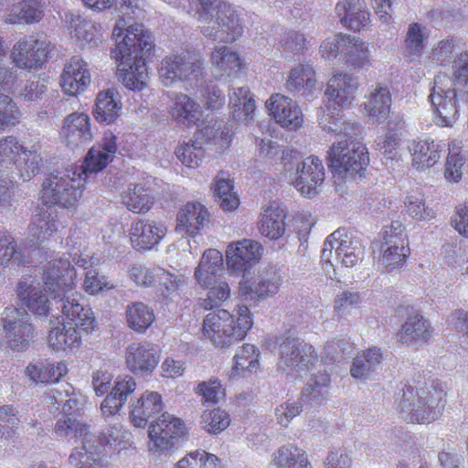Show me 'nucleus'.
<instances>
[{
    "instance_id": "nucleus-1",
    "label": "nucleus",
    "mask_w": 468,
    "mask_h": 468,
    "mask_svg": "<svg viewBox=\"0 0 468 468\" xmlns=\"http://www.w3.org/2000/svg\"><path fill=\"white\" fill-rule=\"evenodd\" d=\"M115 47L111 51L117 62L119 80L129 90H143L148 79L144 57L153 47L151 34L142 24H130L122 17L112 30Z\"/></svg>"
},
{
    "instance_id": "nucleus-2",
    "label": "nucleus",
    "mask_w": 468,
    "mask_h": 468,
    "mask_svg": "<svg viewBox=\"0 0 468 468\" xmlns=\"http://www.w3.org/2000/svg\"><path fill=\"white\" fill-rule=\"evenodd\" d=\"M335 107L320 108L317 118L323 130L337 136L330 147L329 162L335 176L346 179L365 170L369 157L366 146L357 140L362 126L335 117Z\"/></svg>"
},
{
    "instance_id": "nucleus-3",
    "label": "nucleus",
    "mask_w": 468,
    "mask_h": 468,
    "mask_svg": "<svg viewBox=\"0 0 468 468\" xmlns=\"http://www.w3.org/2000/svg\"><path fill=\"white\" fill-rule=\"evenodd\" d=\"M76 271L69 261L57 260L45 272L44 284L60 309L68 323L76 329L90 334L96 327V319L90 307L80 303L82 296L75 291Z\"/></svg>"
},
{
    "instance_id": "nucleus-4",
    "label": "nucleus",
    "mask_w": 468,
    "mask_h": 468,
    "mask_svg": "<svg viewBox=\"0 0 468 468\" xmlns=\"http://www.w3.org/2000/svg\"><path fill=\"white\" fill-rule=\"evenodd\" d=\"M253 325L250 310L239 305L233 314L225 309L209 312L203 320L202 335L218 348H229L243 340Z\"/></svg>"
},
{
    "instance_id": "nucleus-5",
    "label": "nucleus",
    "mask_w": 468,
    "mask_h": 468,
    "mask_svg": "<svg viewBox=\"0 0 468 468\" xmlns=\"http://www.w3.org/2000/svg\"><path fill=\"white\" fill-rule=\"evenodd\" d=\"M197 19L205 23L202 34L220 42H231L243 33L238 10L225 0H198Z\"/></svg>"
},
{
    "instance_id": "nucleus-6",
    "label": "nucleus",
    "mask_w": 468,
    "mask_h": 468,
    "mask_svg": "<svg viewBox=\"0 0 468 468\" xmlns=\"http://www.w3.org/2000/svg\"><path fill=\"white\" fill-rule=\"evenodd\" d=\"M58 437L81 439L82 446L75 448L69 457V463L77 468H107L100 442L90 432V426L75 416L58 420L55 426Z\"/></svg>"
},
{
    "instance_id": "nucleus-7",
    "label": "nucleus",
    "mask_w": 468,
    "mask_h": 468,
    "mask_svg": "<svg viewBox=\"0 0 468 468\" xmlns=\"http://www.w3.org/2000/svg\"><path fill=\"white\" fill-rule=\"evenodd\" d=\"M444 394L431 388L406 386L397 400L400 417L408 422L430 423L442 413Z\"/></svg>"
},
{
    "instance_id": "nucleus-8",
    "label": "nucleus",
    "mask_w": 468,
    "mask_h": 468,
    "mask_svg": "<svg viewBox=\"0 0 468 468\" xmlns=\"http://www.w3.org/2000/svg\"><path fill=\"white\" fill-rule=\"evenodd\" d=\"M81 172L80 168H73L71 165L48 174L44 178L38 194L41 202L46 206L75 207L82 196L85 184Z\"/></svg>"
},
{
    "instance_id": "nucleus-9",
    "label": "nucleus",
    "mask_w": 468,
    "mask_h": 468,
    "mask_svg": "<svg viewBox=\"0 0 468 468\" xmlns=\"http://www.w3.org/2000/svg\"><path fill=\"white\" fill-rule=\"evenodd\" d=\"M42 163L37 145L26 146L12 135L0 140V176L28 181L39 173Z\"/></svg>"
},
{
    "instance_id": "nucleus-10",
    "label": "nucleus",
    "mask_w": 468,
    "mask_h": 468,
    "mask_svg": "<svg viewBox=\"0 0 468 468\" xmlns=\"http://www.w3.org/2000/svg\"><path fill=\"white\" fill-rule=\"evenodd\" d=\"M361 255L358 242L353 240L345 229H337L324 242L321 259L325 264L324 271L329 272V269L332 268L335 272V268L338 265L353 267L361 259Z\"/></svg>"
},
{
    "instance_id": "nucleus-11",
    "label": "nucleus",
    "mask_w": 468,
    "mask_h": 468,
    "mask_svg": "<svg viewBox=\"0 0 468 468\" xmlns=\"http://www.w3.org/2000/svg\"><path fill=\"white\" fill-rule=\"evenodd\" d=\"M317 359L314 347L299 338L287 337L280 344L278 368L288 375L308 371Z\"/></svg>"
},
{
    "instance_id": "nucleus-12",
    "label": "nucleus",
    "mask_w": 468,
    "mask_h": 468,
    "mask_svg": "<svg viewBox=\"0 0 468 468\" xmlns=\"http://www.w3.org/2000/svg\"><path fill=\"white\" fill-rule=\"evenodd\" d=\"M185 422L168 412H164L150 422L148 450L154 454L168 452L175 446V440L185 435Z\"/></svg>"
},
{
    "instance_id": "nucleus-13",
    "label": "nucleus",
    "mask_w": 468,
    "mask_h": 468,
    "mask_svg": "<svg viewBox=\"0 0 468 468\" xmlns=\"http://www.w3.org/2000/svg\"><path fill=\"white\" fill-rule=\"evenodd\" d=\"M409 250L404 226L399 221L386 226L383 229L379 258L383 269L389 272L401 268L408 257Z\"/></svg>"
},
{
    "instance_id": "nucleus-14",
    "label": "nucleus",
    "mask_w": 468,
    "mask_h": 468,
    "mask_svg": "<svg viewBox=\"0 0 468 468\" xmlns=\"http://www.w3.org/2000/svg\"><path fill=\"white\" fill-rule=\"evenodd\" d=\"M202 65L197 56L187 52L169 55L161 62L159 78L165 86L170 87L178 81L197 79L201 73Z\"/></svg>"
},
{
    "instance_id": "nucleus-15",
    "label": "nucleus",
    "mask_w": 468,
    "mask_h": 468,
    "mask_svg": "<svg viewBox=\"0 0 468 468\" xmlns=\"http://www.w3.org/2000/svg\"><path fill=\"white\" fill-rule=\"evenodd\" d=\"M263 251L261 243L250 239L229 243L225 250L228 271L241 277L248 275L249 271L261 261Z\"/></svg>"
},
{
    "instance_id": "nucleus-16",
    "label": "nucleus",
    "mask_w": 468,
    "mask_h": 468,
    "mask_svg": "<svg viewBox=\"0 0 468 468\" xmlns=\"http://www.w3.org/2000/svg\"><path fill=\"white\" fill-rule=\"evenodd\" d=\"M2 325L6 341L12 349L25 350L34 337V328L27 313L8 306L2 313Z\"/></svg>"
},
{
    "instance_id": "nucleus-17",
    "label": "nucleus",
    "mask_w": 468,
    "mask_h": 468,
    "mask_svg": "<svg viewBox=\"0 0 468 468\" xmlns=\"http://www.w3.org/2000/svg\"><path fill=\"white\" fill-rule=\"evenodd\" d=\"M49 44L34 36L19 38L13 46L10 58L18 69L31 71L45 64L49 52Z\"/></svg>"
},
{
    "instance_id": "nucleus-18",
    "label": "nucleus",
    "mask_w": 468,
    "mask_h": 468,
    "mask_svg": "<svg viewBox=\"0 0 468 468\" xmlns=\"http://www.w3.org/2000/svg\"><path fill=\"white\" fill-rule=\"evenodd\" d=\"M281 284L282 279L274 271H260L255 278L248 274L239 283V294L245 300L262 301L275 295Z\"/></svg>"
},
{
    "instance_id": "nucleus-19",
    "label": "nucleus",
    "mask_w": 468,
    "mask_h": 468,
    "mask_svg": "<svg viewBox=\"0 0 468 468\" xmlns=\"http://www.w3.org/2000/svg\"><path fill=\"white\" fill-rule=\"evenodd\" d=\"M269 115L274 121L290 131L299 129L303 122V114L299 104L292 98L281 93L272 94L266 101Z\"/></svg>"
},
{
    "instance_id": "nucleus-20",
    "label": "nucleus",
    "mask_w": 468,
    "mask_h": 468,
    "mask_svg": "<svg viewBox=\"0 0 468 468\" xmlns=\"http://www.w3.org/2000/svg\"><path fill=\"white\" fill-rule=\"evenodd\" d=\"M324 179V168L322 161L315 156H308L298 164L296 171L291 176L292 184L303 196L313 197L318 193Z\"/></svg>"
},
{
    "instance_id": "nucleus-21",
    "label": "nucleus",
    "mask_w": 468,
    "mask_h": 468,
    "mask_svg": "<svg viewBox=\"0 0 468 468\" xmlns=\"http://www.w3.org/2000/svg\"><path fill=\"white\" fill-rule=\"evenodd\" d=\"M160 360V354L150 342H134L125 350V366L133 375H151Z\"/></svg>"
},
{
    "instance_id": "nucleus-22",
    "label": "nucleus",
    "mask_w": 468,
    "mask_h": 468,
    "mask_svg": "<svg viewBox=\"0 0 468 468\" xmlns=\"http://www.w3.org/2000/svg\"><path fill=\"white\" fill-rule=\"evenodd\" d=\"M167 228L162 221L138 219L132 223L129 237L132 246L136 250H151L166 235Z\"/></svg>"
},
{
    "instance_id": "nucleus-23",
    "label": "nucleus",
    "mask_w": 468,
    "mask_h": 468,
    "mask_svg": "<svg viewBox=\"0 0 468 468\" xmlns=\"http://www.w3.org/2000/svg\"><path fill=\"white\" fill-rule=\"evenodd\" d=\"M90 81L91 74L85 60L73 57L65 64L60 75V86L65 93L77 96L88 89Z\"/></svg>"
},
{
    "instance_id": "nucleus-24",
    "label": "nucleus",
    "mask_w": 468,
    "mask_h": 468,
    "mask_svg": "<svg viewBox=\"0 0 468 468\" xmlns=\"http://www.w3.org/2000/svg\"><path fill=\"white\" fill-rule=\"evenodd\" d=\"M169 116L177 124L185 127L199 126L202 120V107L193 98L183 92L170 96Z\"/></svg>"
},
{
    "instance_id": "nucleus-25",
    "label": "nucleus",
    "mask_w": 468,
    "mask_h": 468,
    "mask_svg": "<svg viewBox=\"0 0 468 468\" xmlns=\"http://www.w3.org/2000/svg\"><path fill=\"white\" fill-rule=\"evenodd\" d=\"M117 151L116 137L112 132H105L103 141L92 146L82 165H72L73 168H80L82 170L81 176L87 177L89 174L98 173L105 168L112 160Z\"/></svg>"
},
{
    "instance_id": "nucleus-26",
    "label": "nucleus",
    "mask_w": 468,
    "mask_h": 468,
    "mask_svg": "<svg viewBox=\"0 0 468 468\" xmlns=\"http://www.w3.org/2000/svg\"><path fill=\"white\" fill-rule=\"evenodd\" d=\"M210 214L201 202L191 201L181 207L176 214V229L195 237L208 225Z\"/></svg>"
},
{
    "instance_id": "nucleus-27",
    "label": "nucleus",
    "mask_w": 468,
    "mask_h": 468,
    "mask_svg": "<svg viewBox=\"0 0 468 468\" xmlns=\"http://www.w3.org/2000/svg\"><path fill=\"white\" fill-rule=\"evenodd\" d=\"M63 142L71 148L82 146L92 140L90 117L85 112H73L63 121L60 130Z\"/></svg>"
},
{
    "instance_id": "nucleus-28",
    "label": "nucleus",
    "mask_w": 468,
    "mask_h": 468,
    "mask_svg": "<svg viewBox=\"0 0 468 468\" xmlns=\"http://www.w3.org/2000/svg\"><path fill=\"white\" fill-rule=\"evenodd\" d=\"M165 408L162 395L154 390H145L130 404V419L136 428H144L149 419L159 414Z\"/></svg>"
},
{
    "instance_id": "nucleus-29",
    "label": "nucleus",
    "mask_w": 468,
    "mask_h": 468,
    "mask_svg": "<svg viewBox=\"0 0 468 468\" xmlns=\"http://www.w3.org/2000/svg\"><path fill=\"white\" fill-rule=\"evenodd\" d=\"M44 291L49 292L46 285L43 289L39 282L29 279L20 281L16 288L17 297L22 305L38 316H46L50 310L49 301Z\"/></svg>"
},
{
    "instance_id": "nucleus-30",
    "label": "nucleus",
    "mask_w": 468,
    "mask_h": 468,
    "mask_svg": "<svg viewBox=\"0 0 468 468\" xmlns=\"http://www.w3.org/2000/svg\"><path fill=\"white\" fill-rule=\"evenodd\" d=\"M335 14L341 24L353 31H360L370 23V13L365 0H338Z\"/></svg>"
},
{
    "instance_id": "nucleus-31",
    "label": "nucleus",
    "mask_w": 468,
    "mask_h": 468,
    "mask_svg": "<svg viewBox=\"0 0 468 468\" xmlns=\"http://www.w3.org/2000/svg\"><path fill=\"white\" fill-rule=\"evenodd\" d=\"M358 88L357 79L346 73L335 74L328 81L325 95L340 108L351 105Z\"/></svg>"
},
{
    "instance_id": "nucleus-32",
    "label": "nucleus",
    "mask_w": 468,
    "mask_h": 468,
    "mask_svg": "<svg viewBox=\"0 0 468 468\" xmlns=\"http://www.w3.org/2000/svg\"><path fill=\"white\" fill-rule=\"evenodd\" d=\"M197 135L203 142L205 148L222 154L229 147L234 131L231 124L211 121L207 125L201 127Z\"/></svg>"
},
{
    "instance_id": "nucleus-33",
    "label": "nucleus",
    "mask_w": 468,
    "mask_h": 468,
    "mask_svg": "<svg viewBox=\"0 0 468 468\" xmlns=\"http://www.w3.org/2000/svg\"><path fill=\"white\" fill-rule=\"evenodd\" d=\"M224 259L217 249L206 250L194 271V279L200 287H208L217 282L223 271Z\"/></svg>"
},
{
    "instance_id": "nucleus-34",
    "label": "nucleus",
    "mask_w": 468,
    "mask_h": 468,
    "mask_svg": "<svg viewBox=\"0 0 468 468\" xmlns=\"http://www.w3.org/2000/svg\"><path fill=\"white\" fill-rule=\"evenodd\" d=\"M286 89L291 92H297L305 98L312 97L317 90L315 71L311 64L299 63L288 72Z\"/></svg>"
},
{
    "instance_id": "nucleus-35",
    "label": "nucleus",
    "mask_w": 468,
    "mask_h": 468,
    "mask_svg": "<svg viewBox=\"0 0 468 468\" xmlns=\"http://www.w3.org/2000/svg\"><path fill=\"white\" fill-rule=\"evenodd\" d=\"M443 144L431 138L413 141L409 145L412 165L422 171L432 167L441 159Z\"/></svg>"
},
{
    "instance_id": "nucleus-36",
    "label": "nucleus",
    "mask_w": 468,
    "mask_h": 468,
    "mask_svg": "<svg viewBox=\"0 0 468 468\" xmlns=\"http://www.w3.org/2000/svg\"><path fill=\"white\" fill-rule=\"evenodd\" d=\"M70 27L71 39L80 48H91L97 47L101 42L99 27L81 16L69 14L66 16Z\"/></svg>"
},
{
    "instance_id": "nucleus-37",
    "label": "nucleus",
    "mask_w": 468,
    "mask_h": 468,
    "mask_svg": "<svg viewBox=\"0 0 468 468\" xmlns=\"http://www.w3.org/2000/svg\"><path fill=\"white\" fill-rule=\"evenodd\" d=\"M286 210L276 203L264 207L260 215L258 229L261 236L275 240L285 232Z\"/></svg>"
},
{
    "instance_id": "nucleus-38",
    "label": "nucleus",
    "mask_w": 468,
    "mask_h": 468,
    "mask_svg": "<svg viewBox=\"0 0 468 468\" xmlns=\"http://www.w3.org/2000/svg\"><path fill=\"white\" fill-rule=\"evenodd\" d=\"M68 373L65 362L37 360L30 363L25 370L26 376L36 384H52L58 382Z\"/></svg>"
},
{
    "instance_id": "nucleus-39",
    "label": "nucleus",
    "mask_w": 468,
    "mask_h": 468,
    "mask_svg": "<svg viewBox=\"0 0 468 468\" xmlns=\"http://www.w3.org/2000/svg\"><path fill=\"white\" fill-rule=\"evenodd\" d=\"M122 200L128 210L147 213L154 204V196L146 182L130 183L122 194Z\"/></svg>"
},
{
    "instance_id": "nucleus-40",
    "label": "nucleus",
    "mask_w": 468,
    "mask_h": 468,
    "mask_svg": "<svg viewBox=\"0 0 468 468\" xmlns=\"http://www.w3.org/2000/svg\"><path fill=\"white\" fill-rule=\"evenodd\" d=\"M391 105L392 99L389 89L382 83H377L372 87L369 96L364 103V111L367 116L380 123L389 114Z\"/></svg>"
},
{
    "instance_id": "nucleus-41",
    "label": "nucleus",
    "mask_w": 468,
    "mask_h": 468,
    "mask_svg": "<svg viewBox=\"0 0 468 468\" xmlns=\"http://www.w3.org/2000/svg\"><path fill=\"white\" fill-rule=\"evenodd\" d=\"M157 273L160 295L166 300H177L187 284V275L172 266L168 269L158 267Z\"/></svg>"
},
{
    "instance_id": "nucleus-42",
    "label": "nucleus",
    "mask_w": 468,
    "mask_h": 468,
    "mask_svg": "<svg viewBox=\"0 0 468 468\" xmlns=\"http://www.w3.org/2000/svg\"><path fill=\"white\" fill-rule=\"evenodd\" d=\"M431 336V324L422 315H410L402 324L399 333V340L407 345L427 343Z\"/></svg>"
},
{
    "instance_id": "nucleus-43",
    "label": "nucleus",
    "mask_w": 468,
    "mask_h": 468,
    "mask_svg": "<svg viewBox=\"0 0 468 468\" xmlns=\"http://www.w3.org/2000/svg\"><path fill=\"white\" fill-rule=\"evenodd\" d=\"M122 108L119 92L107 89L97 94L93 115L97 122L110 124L120 116Z\"/></svg>"
},
{
    "instance_id": "nucleus-44",
    "label": "nucleus",
    "mask_w": 468,
    "mask_h": 468,
    "mask_svg": "<svg viewBox=\"0 0 468 468\" xmlns=\"http://www.w3.org/2000/svg\"><path fill=\"white\" fill-rule=\"evenodd\" d=\"M270 468H313L308 455L302 448L289 443L278 448L272 454Z\"/></svg>"
},
{
    "instance_id": "nucleus-45",
    "label": "nucleus",
    "mask_w": 468,
    "mask_h": 468,
    "mask_svg": "<svg viewBox=\"0 0 468 468\" xmlns=\"http://www.w3.org/2000/svg\"><path fill=\"white\" fill-rule=\"evenodd\" d=\"M49 348L66 353L75 352L81 344V337L77 329L68 323L52 328L48 336Z\"/></svg>"
},
{
    "instance_id": "nucleus-46",
    "label": "nucleus",
    "mask_w": 468,
    "mask_h": 468,
    "mask_svg": "<svg viewBox=\"0 0 468 468\" xmlns=\"http://www.w3.org/2000/svg\"><path fill=\"white\" fill-rule=\"evenodd\" d=\"M229 106L236 121L253 119L255 101L248 87L232 88L229 92Z\"/></svg>"
},
{
    "instance_id": "nucleus-47",
    "label": "nucleus",
    "mask_w": 468,
    "mask_h": 468,
    "mask_svg": "<svg viewBox=\"0 0 468 468\" xmlns=\"http://www.w3.org/2000/svg\"><path fill=\"white\" fill-rule=\"evenodd\" d=\"M330 376L319 372L311 377L301 395V401L305 407H316L323 404L329 393Z\"/></svg>"
},
{
    "instance_id": "nucleus-48",
    "label": "nucleus",
    "mask_w": 468,
    "mask_h": 468,
    "mask_svg": "<svg viewBox=\"0 0 468 468\" xmlns=\"http://www.w3.org/2000/svg\"><path fill=\"white\" fill-rule=\"evenodd\" d=\"M52 209L39 208L32 218L29 234L36 243L48 240L58 230L59 224Z\"/></svg>"
},
{
    "instance_id": "nucleus-49",
    "label": "nucleus",
    "mask_w": 468,
    "mask_h": 468,
    "mask_svg": "<svg viewBox=\"0 0 468 468\" xmlns=\"http://www.w3.org/2000/svg\"><path fill=\"white\" fill-rule=\"evenodd\" d=\"M155 319L152 307L142 302H133L125 309L127 326L138 334H144Z\"/></svg>"
},
{
    "instance_id": "nucleus-50",
    "label": "nucleus",
    "mask_w": 468,
    "mask_h": 468,
    "mask_svg": "<svg viewBox=\"0 0 468 468\" xmlns=\"http://www.w3.org/2000/svg\"><path fill=\"white\" fill-rule=\"evenodd\" d=\"M213 192L220 207L224 211H234L239 205V199L234 191L233 180L227 172H219L214 179Z\"/></svg>"
},
{
    "instance_id": "nucleus-51",
    "label": "nucleus",
    "mask_w": 468,
    "mask_h": 468,
    "mask_svg": "<svg viewBox=\"0 0 468 468\" xmlns=\"http://www.w3.org/2000/svg\"><path fill=\"white\" fill-rule=\"evenodd\" d=\"M342 54L347 63L358 69H366L372 65V55L369 43L365 40L347 35L346 48Z\"/></svg>"
},
{
    "instance_id": "nucleus-52",
    "label": "nucleus",
    "mask_w": 468,
    "mask_h": 468,
    "mask_svg": "<svg viewBox=\"0 0 468 468\" xmlns=\"http://www.w3.org/2000/svg\"><path fill=\"white\" fill-rule=\"evenodd\" d=\"M381 361L382 352L380 348H368L354 358L350 374L354 378L367 379L376 371Z\"/></svg>"
},
{
    "instance_id": "nucleus-53",
    "label": "nucleus",
    "mask_w": 468,
    "mask_h": 468,
    "mask_svg": "<svg viewBox=\"0 0 468 468\" xmlns=\"http://www.w3.org/2000/svg\"><path fill=\"white\" fill-rule=\"evenodd\" d=\"M211 63L219 74L227 76L236 74L243 65L239 54L226 46L215 48Z\"/></svg>"
},
{
    "instance_id": "nucleus-54",
    "label": "nucleus",
    "mask_w": 468,
    "mask_h": 468,
    "mask_svg": "<svg viewBox=\"0 0 468 468\" xmlns=\"http://www.w3.org/2000/svg\"><path fill=\"white\" fill-rule=\"evenodd\" d=\"M260 350L251 344H244L238 348L233 357L230 377L236 378L244 372H252L260 367Z\"/></svg>"
},
{
    "instance_id": "nucleus-55",
    "label": "nucleus",
    "mask_w": 468,
    "mask_h": 468,
    "mask_svg": "<svg viewBox=\"0 0 468 468\" xmlns=\"http://www.w3.org/2000/svg\"><path fill=\"white\" fill-rule=\"evenodd\" d=\"M43 16L41 6L33 0H23L13 5L6 15L5 22L9 24H31L38 22Z\"/></svg>"
},
{
    "instance_id": "nucleus-56",
    "label": "nucleus",
    "mask_w": 468,
    "mask_h": 468,
    "mask_svg": "<svg viewBox=\"0 0 468 468\" xmlns=\"http://www.w3.org/2000/svg\"><path fill=\"white\" fill-rule=\"evenodd\" d=\"M429 34L425 27L418 23L409 26L405 39V56L411 61L420 58L423 53Z\"/></svg>"
},
{
    "instance_id": "nucleus-57",
    "label": "nucleus",
    "mask_w": 468,
    "mask_h": 468,
    "mask_svg": "<svg viewBox=\"0 0 468 468\" xmlns=\"http://www.w3.org/2000/svg\"><path fill=\"white\" fill-rule=\"evenodd\" d=\"M464 43L459 37H450L439 41L431 50L430 58L438 65H447L463 52Z\"/></svg>"
},
{
    "instance_id": "nucleus-58",
    "label": "nucleus",
    "mask_w": 468,
    "mask_h": 468,
    "mask_svg": "<svg viewBox=\"0 0 468 468\" xmlns=\"http://www.w3.org/2000/svg\"><path fill=\"white\" fill-rule=\"evenodd\" d=\"M173 468H223V463L217 455L197 449L186 453Z\"/></svg>"
},
{
    "instance_id": "nucleus-59",
    "label": "nucleus",
    "mask_w": 468,
    "mask_h": 468,
    "mask_svg": "<svg viewBox=\"0 0 468 468\" xmlns=\"http://www.w3.org/2000/svg\"><path fill=\"white\" fill-rule=\"evenodd\" d=\"M206 148L203 142L196 135L194 141L179 144L175 151L176 158L186 166L198 167L205 158Z\"/></svg>"
},
{
    "instance_id": "nucleus-60",
    "label": "nucleus",
    "mask_w": 468,
    "mask_h": 468,
    "mask_svg": "<svg viewBox=\"0 0 468 468\" xmlns=\"http://www.w3.org/2000/svg\"><path fill=\"white\" fill-rule=\"evenodd\" d=\"M61 259L69 261V264H71V262H74L76 265L85 269L86 271L90 270V267H92L93 265L99 263V260L94 257L91 251H90L86 245V242L84 240H81L80 241L78 247H76L75 245L72 246L69 252V257H59L49 261L44 269L43 277L45 276V272L48 271L49 264L54 261ZM70 267H72L75 270V268L72 265H70Z\"/></svg>"
},
{
    "instance_id": "nucleus-61",
    "label": "nucleus",
    "mask_w": 468,
    "mask_h": 468,
    "mask_svg": "<svg viewBox=\"0 0 468 468\" xmlns=\"http://www.w3.org/2000/svg\"><path fill=\"white\" fill-rule=\"evenodd\" d=\"M200 424L207 432L218 434L229 426L230 417L226 410L215 408L202 413Z\"/></svg>"
},
{
    "instance_id": "nucleus-62",
    "label": "nucleus",
    "mask_w": 468,
    "mask_h": 468,
    "mask_svg": "<svg viewBox=\"0 0 468 468\" xmlns=\"http://www.w3.org/2000/svg\"><path fill=\"white\" fill-rule=\"evenodd\" d=\"M362 296L354 291H344L335 297L334 316L338 320L351 314L353 309H356L362 303Z\"/></svg>"
},
{
    "instance_id": "nucleus-63",
    "label": "nucleus",
    "mask_w": 468,
    "mask_h": 468,
    "mask_svg": "<svg viewBox=\"0 0 468 468\" xmlns=\"http://www.w3.org/2000/svg\"><path fill=\"white\" fill-rule=\"evenodd\" d=\"M115 288L116 284L105 275L100 274L97 270L90 269L86 271L82 289L88 294L97 295Z\"/></svg>"
},
{
    "instance_id": "nucleus-64",
    "label": "nucleus",
    "mask_w": 468,
    "mask_h": 468,
    "mask_svg": "<svg viewBox=\"0 0 468 468\" xmlns=\"http://www.w3.org/2000/svg\"><path fill=\"white\" fill-rule=\"evenodd\" d=\"M197 392L204 403L217 404L225 397V388L218 378H210L197 385Z\"/></svg>"
}]
</instances>
